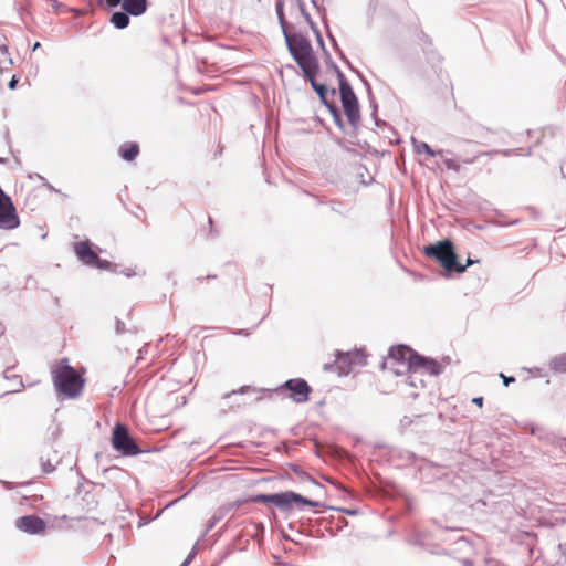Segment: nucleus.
Listing matches in <instances>:
<instances>
[{
	"instance_id": "f257e3e1",
	"label": "nucleus",
	"mask_w": 566,
	"mask_h": 566,
	"mask_svg": "<svg viewBox=\"0 0 566 566\" xmlns=\"http://www.w3.org/2000/svg\"><path fill=\"white\" fill-rule=\"evenodd\" d=\"M277 18L282 27L289 51L303 71L304 76H316L319 65L313 48L310 41L303 35L291 33L292 21H290L282 4L277 8Z\"/></svg>"
},
{
	"instance_id": "f03ea898",
	"label": "nucleus",
	"mask_w": 566,
	"mask_h": 566,
	"mask_svg": "<svg viewBox=\"0 0 566 566\" xmlns=\"http://www.w3.org/2000/svg\"><path fill=\"white\" fill-rule=\"evenodd\" d=\"M85 368L76 370L67 358L57 360L51 368L52 382L59 396L67 399L78 398L85 387Z\"/></svg>"
},
{
	"instance_id": "7ed1b4c3",
	"label": "nucleus",
	"mask_w": 566,
	"mask_h": 566,
	"mask_svg": "<svg viewBox=\"0 0 566 566\" xmlns=\"http://www.w3.org/2000/svg\"><path fill=\"white\" fill-rule=\"evenodd\" d=\"M427 256L436 259L443 269L451 272L462 273L465 266L457 262V254L453 250V244L449 240L439 241L436 244L427 245L423 249Z\"/></svg>"
},
{
	"instance_id": "20e7f679",
	"label": "nucleus",
	"mask_w": 566,
	"mask_h": 566,
	"mask_svg": "<svg viewBox=\"0 0 566 566\" xmlns=\"http://www.w3.org/2000/svg\"><path fill=\"white\" fill-rule=\"evenodd\" d=\"M339 93L344 113L352 124H356L360 118L359 105L352 86L344 74L338 72Z\"/></svg>"
},
{
	"instance_id": "39448f33",
	"label": "nucleus",
	"mask_w": 566,
	"mask_h": 566,
	"mask_svg": "<svg viewBox=\"0 0 566 566\" xmlns=\"http://www.w3.org/2000/svg\"><path fill=\"white\" fill-rule=\"evenodd\" d=\"M255 501L262 503H272L280 509H291L293 504H303L315 507L317 503L308 499L303 497L294 492H283L276 494H261L255 497Z\"/></svg>"
},
{
	"instance_id": "423d86ee",
	"label": "nucleus",
	"mask_w": 566,
	"mask_h": 566,
	"mask_svg": "<svg viewBox=\"0 0 566 566\" xmlns=\"http://www.w3.org/2000/svg\"><path fill=\"white\" fill-rule=\"evenodd\" d=\"M20 224V217L11 197L0 187V230L11 231Z\"/></svg>"
},
{
	"instance_id": "0eeeda50",
	"label": "nucleus",
	"mask_w": 566,
	"mask_h": 566,
	"mask_svg": "<svg viewBox=\"0 0 566 566\" xmlns=\"http://www.w3.org/2000/svg\"><path fill=\"white\" fill-rule=\"evenodd\" d=\"M112 446L123 455L130 457L140 453V449L129 436L127 427L122 423H117L113 430Z\"/></svg>"
},
{
	"instance_id": "6e6552de",
	"label": "nucleus",
	"mask_w": 566,
	"mask_h": 566,
	"mask_svg": "<svg viewBox=\"0 0 566 566\" xmlns=\"http://www.w3.org/2000/svg\"><path fill=\"white\" fill-rule=\"evenodd\" d=\"M280 390L289 391V397L296 403H304L310 399V395L312 392V388L310 385L302 378H293L285 381Z\"/></svg>"
},
{
	"instance_id": "1a4fd4ad",
	"label": "nucleus",
	"mask_w": 566,
	"mask_h": 566,
	"mask_svg": "<svg viewBox=\"0 0 566 566\" xmlns=\"http://www.w3.org/2000/svg\"><path fill=\"white\" fill-rule=\"evenodd\" d=\"M388 358L405 365L408 370H417V363L421 361L420 356L415 353L410 347L398 345L390 348Z\"/></svg>"
},
{
	"instance_id": "9d476101",
	"label": "nucleus",
	"mask_w": 566,
	"mask_h": 566,
	"mask_svg": "<svg viewBox=\"0 0 566 566\" xmlns=\"http://www.w3.org/2000/svg\"><path fill=\"white\" fill-rule=\"evenodd\" d=\"M74 251L77 258L85 264L95 266L98 269H108L111 263L99 259L97 253L93 251L90 242L81 241L74 244Z\"/></svg>"
},
{
	"instance_id": "9b49d317",
	"label": "nucleus",
	"mask_w": 566,
	"mask_h": 566,
	"mask_svg": "<svg viewBox=\"0 0 566 566\" xmlns=\"http://www.w3.org/2000/svg\"><path fill=\"white\" fill-rule=\"evenodd\" d=\"M282 4L290 21H292V29L295 23H298L301 19L311 22L310 14L305 10V3L303 0H289L285 2H277L276 9Z\"/></svg>"
},
{
	"instance_id": "f8f14e48",
	"label": "nucleus",
	"mask_w": 566,
	"mask_h": 566,
	"mask_svg": "<svg viewBox=\"0 0 566 566\" xmlns=\"http://www.w3.org/2000/svg\"><path fill=\"white\" fill-rule=\"evenodd\" d=\"M17 527L29 534H42L46 528L45 522L35 515H27L17 520Z\"/></svg>"
},
{
	"instance_id": "ddd939ff",
	"label": "nucleus",
	"mask_w": 566,
	"mask_h": 566,
	"mask_svg": "<svg viewBox=\"0 0 566 566\" xmlns=\"http://www.w3.org/2000/svg\"><path fill=\"white\" fill-rule=\"evenodd\" d=\"M123 10L134 17L142 15L146 12L148 8L147 0H123L122 2Z\"/></svg>"
},
{
	"instance_id": "4468645a",
	"label": "nucleus",
	"mask_w": 566,
	"mask_h": 566,
	"mask_svg": "<svg viewBox=\"0 0 566 566\" xmlns=\"http://www.w3.org/2000/svg\"><path fill=\"white\" fill-rule=\"evenodd\" d=\"M118 153L124 160L133 161L139 155V145L134 142L124 143Z\"/></svg>"
},
{
	"instance_id": "2eb2a0df",
	"label": "nucleus",
	"mask_w": 566,
	"mask_h": 566,
	"mask_svg": "<svg viewBox=\"0 0 566 566\" xmlns=\"http://www.w3.org/2000/svg\"><path fill=\"white\" fill-rule=\"evenodd\" d=\"M306 80L310 81L312 87L315 90V92L318 94V96L321 97L322 102L327 105L331 109L334 111V107L332 105H329L328 103V98H327V94H328V91L326 88V86L324 84H318L316 81H315V76H311V77H305Z\"/></svg>"
},
{
	"instance_id": "dca6fc26",
	"label": "nucleus",
	"mask_w": 566,
	"mask_h": 566,
	"mask_svg": "<svg viewBox=\"0 0 566 566\" xmlns=\"http://www.w3.org/2000/svg\"><path fill=\"white\" fill-rule=\"evenodd\" d=\"M420 360L417 363V370L418 369H424L427 373L431 375H437L440 371V366L431 359H427L422 356H420Z\"/></svg>"
},
{
	"instance_id": "f3484780",
	"label": "nucleus",
	"mask_w": 566,
	"mask_h": 566,
	"mask_svg": "<svg viewBox=\"0 0 566 566\" xmlns=\"http://www.w3.org/2000/svg\"><path fill=\"white\" fill-rule=\"evenodd\" d=\"M365 353L364 350H355V352H348L346 354H343L340 356H338V360L339 361H348L349 364H353V363H359V364H363L365 363Z\"/></svg>"
},
{
	"instance_id": "a211bd4d",
	"label": "nucleus",
	"mask_w": 566,
	"mask_h": 566,
	"mask_svg": "<svg viewBox=\"0 0 566 566\" xmlns=\"http://www.w3.org/2000/svg\"><path fill=\"white\" fill-rule=\"evenodd\" d=\"M111 22L117 28V29H124L128 27L129 24V17L128 13L125 11H117L114 12L111 17Z\"/></svg>"
},
{
	"instance_id": "6ab92c4d",
	"label": "nucleus",
	"mask_w": 566,
	"mask_h": 566,
	"mask_svg": "<svg viewBox=\"0 0 566 566\" xmlns=\"http://www.w3.org/2000/svg\"><path fill=\"white\" fill-rule=\"evenodd\" d=\"M493 133L490 128L484 126H472L470 127L469 135L472 140L483 139L485 135Z\"/></svg>"
},
{
	"instance_id": "aec40b11",
	"label": "nucleus",
	"mask_w": 566,
	"mask_h": 566,
	"mask_svg": "<svg viewBox=\"0 0 566 566\" xmlns=\"http://www.w3.org/2000/svg\"><path fill=\"white\" fill-rule=\"evenodd\" d=\"M41 462H42L43 470L45 472H52L55 469V464L51 463L50 453H46V459H45V455H42Z\"/></svg>"
},
{
	"instance_id": "412c9836",
	"label": "nucleus",
	"mask_w": 566,
	"mask_h": 566,
	"mask_svg": "<svg viewBox=\"0 0 566 566\" xmlns=\"http://www.w3.org/2000/svg\"><path fill=\"white\" fill-rule=\"evenodd\" d=\"M418 150H419V151H423V153H426L427 155H429V156H431V157H433V156H436V155H437V153H436L434 150H432V149H431V147H430L428 144H426V143H422V144L419 146V149H418Z\"/></svg>"
},
{
	"instance_id": "4be33fe9",
	"label": "nucleus",
	"mask_w": 566,
	"mask_h": 566,
	"mask_svg": "<svg viewBox=\"0 0 566 566\" xmlns=\"http://www.w3.org/2000/svg\"><path fill=\"white\" fill-rule=\"evenodd\" d=\"M106 4L111 8L117 7L123 0H105Z\"/></svg>"
},
{
	"instance_id": "5701e85b",
	"label": "nucleus",
	"mask_w": 566,
	"mask_h": 566,
	"mask_svg": "<svg viewBox=\"0 0 566 566\" xmlns=\"http://www.w3.org/2000/svg\"><path fill=\"white\" fill-rule=\"evenodd\" d=\"M483 401H484L483 397H475L472 399V402L474 405H476L479 408L483 407Z\"/></svg>"
},
{
	"instance_id": "b1692460",
	"label": "nucleus",
	"mask_w": 566,
	"mask_h": 566,
	"mask_svg": "<svg viewBox=\"0 0 566 566\" xmlns=\"http://www.w3.org/2000/svg\"><path fill=\"white\" fill-rule=\"evenodd\" d=\"M446 165H447V167H448V168H450V169H458V168H459V166H458V165H455V164L453 163V160H451V159L446 160Z\"/></svg>"
},
{
	"instance_id": "393cba45",
	"label": "nucleus",
	"mask_w": 566,
	"mask_h": 566,
	"mask_svg": "<svg viewBox=\"0 0 566 566\" xmlns=\"http://www.w3.org/2000/svg\"><path fill=\"white\" fill-rule=\"evenodd\" d=\"M501 377L503 378L504 384L507 386L510 382H514L515 378L513 377H505L503 374H501Z\"/></svg>"
},
{
	"instance_id": "a878e982",
	"label": "nucleus",
	"mask_w": 566,
	"mask_h": 566,
	"mask_svg": "<svg viewBox=\"0 0 566 566\" xmlns=\"http://www.w3.org/2000/svg\"><path fill=\"white\" fill-rule=\"evenodd\" d=\"M311 2L315 8L319 9V7L323 3V0H311Z\"/></svg>"
},
{
	"instance_id": "bb28decb",
	"label": "nucleus",
	"mask_w": 566,
	"mask_h": 566,
	"mask_svg": "<svg viewBox=\"0 0 566 566\" xmlns=\"http://www.w3.org/2000/svg\"><path fill=\"white\" fill-rule=\"evenodd\" d=\"M17 83H18V81H17V78L13 76V77L11 78V81L9 82V87H10L11 90H13V88L15 87Z\"/></svg>"
},
{
	"instance_id": "cd10ccee",
	"label": "nucleus",
	"mask_w": 566,
	"mask_h": 566,
	"mask_svg": "<svg viewBox=\"0 0 566 566\" xmlns=\"http://www.w3.org/2000/svg\"><path fill=\"white\" fill-rule=\"evenodd\" d=\"M499 151H493V154H497ZM501 154H503L504 156H510L513 154V150H504V151H500Z\"/></svg>"
},
{
	"instance_id": "c85d7f7f",
	"label": "nucleus",
	"mask_w": 566,
	"mask_h": 566,
	"mask_svg": "<svg viewBox=\"0 0 566 566\" xmlns=\"http://www.w3.org/2000/svg\"><path fill=\"white\" fill-rule=\"evenodd\" d=\"M478 262H479L478 260H472V259L468 258L467 264L464 266L467 268V266H469L471 264H474V263H478Z\"/></svg>"
},
{
	"instance_id": "c756f323",
	"label": "nucleus",
	"mask_w": 566,
	"mask_h": 566,
	"mask_svg": "<svg viewBox=\"0 0 566 566\" xmlns=\"http://www.w3.org/2000/svg\"><path fill=\"white\" fill-rule=\"evenodd\" d=\"M531 151V147H527L526 149H521V153L518 155H527Z\"/></svg>"
},
{
	"instance_id": "7c9ffc66",
	"label": "nucleus",
	"mask_w": 566,
	"mask_h": 566,
	"mask_svg": "<svg viewBox=\"0 0 566 566\" xmlns=\"http://www.w3.org/2000/svg\"><path fill=\"white\" fill-rule=\"evenodd\" d=\"M208 224H209V231L211 232L212 231L213 222H212V219L210 217L208 218Z\"/></svg>"
},
{
	"instance_id": "2f4dec72",
	"label": "nucleus",
	"mask_w": 566,
	"mask_h": 566,
	"mask_svg": "<svg viewBox=\"0 0 566 566\" xmlns=\"http://www.w3.org/2000/svg\"><path fill=\"white\" fill-rule=\"evenodd\" d=\"M59 461H60V458H59V457H57V454L55 453V454H54V462H55V464H56V463H59Z\"/></svg>"
},
{
	"instance_id": "473e14b6",
	"label": "nucleus",
	"mask_w": 566,
	"mask_h": 566,
	"mask_svg": "<svg viewBox=\"0 0 566 566\" xmlns=\"http://www.w3.org/2000/svg\"><path fill=\"white\" fill-rule=\"evenodd\" d=\"M39 48H40V43H39V42H36V43L34 44V46H33V51H35V50H36V49H39Z\"/></svg>"
},
{
	"instance_id": "72a5a7b5",
	"label": "nucleus",
	"mask_w": 566,
	"mask_h": 566,
	"mask_svg": "<svg viewBox=\"0 0 566 566\" xmlns=\"http://www.w3.org/2000/svg\"><path fill=\"white\" fill-rule=\"evenodd\" d=\"M474 159L464 160L465 163H472Z\"/></svg>"
}]
</instances>
